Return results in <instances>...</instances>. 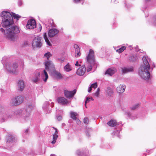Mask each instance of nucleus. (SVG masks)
Wrapping results in <instances>:
<instances>
[{
  "label": "nucleus",
  "mask_w": 156,
  "mask_h": 156,
  "mask_svg": "<svg viewBox=\"0 0 156 156\" xmlns=\"http://www.w3.org/2000/svg\"><path fill=\"white\" fill-rule=\"evenodd\" d=\"M2 21L1 24L3 27H7L5 31L1 28L0 30L4 34L5 37L8 40L14 41L15 39L16 34L19 33L20 31L18 27L12 25L14 22L12 14L9 12L4 11L1 13Z\"/></svg>",
  "instance_id": "f257e3e1"
},
{
  "label": "nucleus",
  "mask_w": 156,
  "mask_h": 156,
  "mask_svg": "<svg viewBox=\"0 0 156 156\" xmlns=\"http://www.w3.org/2000/svg\"><path fill=\"white\" fill-rule=\"evenodd\" d=\"M142 60L143 64L140 67L138 74L142 79L147 80L150 77V73L149 70L150 69V66L145 56L143 57Z\"/></svg>",
  "instance_id": "f03ea898"
},
{
  "label": "nucleus",
  "mask_w": 156,
  "mask_h": 156,
  "mask_svg": "<svg viewBox=\"0 0 156 156\" xmlns=\"http://www.w3.org/2000/svg\"><path fill=\"white\" fill-rule=\"evenodd\" d=\"M94 53V51L92 49H90L89 54L86 57L87 63L89 64L87 68V72H89L91 70L92 65L94 64L95 60Z\"/></svg>",
  "instance_id": "7ed1b4c3"
},
{
  "label": "nucleus",
  "mask_w": 156,
  "mask_h": 156,
  "mask_svg": "<svg viewBox=\"0 0 156 156\" xmlns=\"http://www.w3.org/2000/svg\"><path fill=\"white\" fill-rule=\"evenodd\" d=\"M5 65L6 69L9 73L16 74V70L18 66L17 63L14 62L12 65H10L9 63H6Z\"/></svg>",
  "instance_id": "20e7f679"
},
{
  "label": "nucleus",
  "mask_w": 156,
  "mask_h": 156,
  "mask_svg": "<svg viewBox=\"0 0 156 156\" xmlns=\"http://www.w3.org/2000/svg\"><path fill=\"white\" fill-rule=\"evenodd\" d=\"M42 37L39 36H37L34 38L32 43V46L34 48H40L42 46L41 41Z\"/></svg>",
  "instance_id": "39448f33"
},
{
  "label": "nucleus",
  "mask_w": 156,
  "mask_h": 156,
  "mask_svg": "<svg viewBox=\"0 0 156 156\" xmlns=\"http://www.w3.org/2000/svg\"><path fill=\"white\" fill-rule=\"evenodd\" d=\"M23 101V98L22 96H18L12 99L11 104L13 106H17L21 103Z\"/></svg>",
  "instance_id": "423d86ee"
},
{
  "label": "nucleus",
  "mask_w": 156,
  "mask_h": 156,
  "mask_svg": "<svg viewBox=\"0 0 156 156\" xmlns=\"http://www.w3.org/2000/svg\"><path fill=\"white\" fill-rule=\"evenodd\" d=\"M44 65L45 66V69L48 72L55 69L54 66L52 62L50 61H47L45 62Z\"/></svg>",
  "instance_id": "0eeeda50"
},
{
  "label": "nucleus",
  "mask_w": 156,
  "mask_h": 156,
  "mask_svg": "<svg viewBox=\"0 0 156 156\" xmlns=\"http://www.w3.org/2000/svg\"><path fill=\"white\" fill-rule=\"evenodd\" d=\"M36 23L35 20L30 19L28 21L26 27L27 29H32L36 27Z\"/></svg>",
  "instance_id": "6e6552de"
},
{
  "label": "nucleus",
  "mask_w": 156,
  "mask_h": 156,
  "mask_svg": "<svg viewBox=\"0 0 156 156\" xmlns=\"http://www.w3.org/2000/svg\"><path fill=\"white\" fill-rule=\"evenodd\" d=\"M76 90H74L72 91H69L67 90H65L64 91V94L65 96L68 98H70L73 97L74 95L76 92Z\"/></svg>",
  "instance_id": "1a4fd4ad"
},
{
  "label": "nucleus",
  "mask_w": 156,
  "mask_h": 156,
  "mask_svg": "<svg viewBox=\"0 0 156 156\" xmlns=\"http://www.w3.org/2000/svg\"><path fill=\"white\" fill-rule=\"evenodd\" d=\"M86 71V68L85 65H83L78 68L76 71V74L79 76L83 75Z\"/></svg>",
  "instance_id": "9d476101"
},
{
  "label": "nucleus",
  "mask_w": 156,
  "mask_h": 156,
  "mask_svg": "<svg viewBox=\"0 0 156 156\" xmlns=\"http://www.w3.org/2000/svg\"><path fill=\"white\" fill-rule=\"evenodd\" d=\"M59 32V31L58 30L53 28L49 30L48 34L49 37H51L55 36Z\"/></svg>",
  "instance_id": "9b49d317"
},
{
  "label": "nucleus",
  "mask_w": 156,
  "mask_h": 156,
  "mask_svg": "<svg viewBox=\"0 0 156 156\" xmlns=\"http://www.w3.org/2000/svg\"><path fill=\"white\" fill-rule=\"evenodd\" d=\"M57 100L58 103L63 105H66L68 103V100L63 97H58Z\"/></svg>",
  "instance_id": "f8f14e48"
},
{
  "label": "nucleus",
  "mask_w": 156,
  "mask_h": 156,
  "mask_svg": "<svg viewBox=\"0 0 156 156\" xmlns=\"http://www.w3.org/2000/svg\"><path fill=\"white\" fill-rule=\"evenodd\" d=\"M17 87L18 90L22 91L25 87L24 82L22 80H19L17 83Z\"/></svg>",
  "instance_id": "ddd939ff"
},
{
  "label": "nucleus",
  "mask_w": 156,
  "mask_h": 156,
  "mask_svg": "<svg viewBox=\"0 0 156 156\" xmlns=\"http://www.w3.org/2000/svg\"><path fill=\"white\" fill-rule=\"evenodd\" d=\"M126 87L125 85L120 84L117 87V91L119 93H122L124 92Z\"/></svg>",
  "instance_id": "4468645a"
},
{
  "label": "nucleus",
  "mask_w": 156,
  "mask_h": 156,
  "mask_svg": "<svg viewBox=\"0 0 156 156\" xmlns=\"http://www.w3.org/2000/svg\"><path fill=\"white\" fill-rule=\"evenodd\" d=\"M115 68H112L108 69L105 72V74H108L110 76H112L116 72Z\"/></svg>",
  "instance_id": "2eb2a0df"
},
{
  "label": "nucleus",
  "mask_w": 156,
  "mask_h": 156,
  "mask_svg": "<svg viewBox=\"0 0 156 156\" xmlns=\"http://www.w3.org/2000/svg\"><path fill=\"white\" fill-rule=\"evenodd\" d=\"M53 70L52 75L55 78L58 79H60L62 78V76L59 72L54 70Z\"/></svg>",
  "instance_id": "dca6fc26"
},
{
  "label": "nucleus",
  "mask_w": 156,
  "mask_h": 156,
  "mask_svg": "<svg viewBox=\"0 0 156 156\" xmlns=\"http://www.w3.org/2000/svg\"><path fill=\"white\" fill-rule=\"evenodd\" d=\"M74 47L75 49V53H76L75 55V57H77L80 56L81 55L79 47L77 45L75 44L74 45Z\"/></svg>",
  "instance_id": "f3484780"
},
{
  "label": "nucleus",
  "mask_w": 156,
  "mask_h": 156,
  "mask_svg": "<svg viewBox=\"0 0 156 156\" xmlns=\"http://www.w3.org/2000/svg\"><path fill=\"white\" fill-rule=\"evenodd\" d=\"M122 71L123 73H126L128 72H133V69L132 67L130 68L123 67L122 68Z\"/></svg>",
  "instance_id": "a211bd4d"
},
{
  "label": "nucleus",
  "mask_w": 156,
  "mask_h": 156,
  "mask_svg": "<svg viewBox=\"0 0 156 156\" xmlns=\"http://www.w3.org/2000/svg\"><path fill=\"white\" fill-rule=\"evenodd\" d=\"M42 76L44 81H46L48 78V76L47 72L45 70H44V72L42 74Z\"/></svg>",
  "instance_id": "6ab92c4d"
},
{
  "label": "nucleus",
  "mask_w": 156,
  "mask_h": 156,
  "mask_svg": "<svg viewBox=\"0 0 156 156\" xmlns=\"http://www.w3.org/2000/svg\"><path fill=\"white\" fill-rule=\"evenodd\" d=\"M107 124L110 126L113 127L117 124V122L115 120L112 119L107 123Z\"/></svg>",
  "instance_id": "aec40b11"
},
{
  "label": "nucleus",
  "mask_w": 156,
  "mask_h": 156,
  "mask_svg": "<svg viewBox=\"0 0 156 156\" xmlns=\"http://www.w3.org/2000/svg\"><path fill=\"white\" fill-rule=\"evenodd\" d=\"M70 117L74 120H76V119L77 117L76 116L78 114L76 112H75L72 111H71L70 112Z\"/></svg>",
  "instance_id": "412c9836"
},
{
  "label": "nucleus",
  "mask_w": 156,
  "mask_h": 156,
  "mask_svg": "<svg viewBox=\"0 0 156 156\" xmlns=\"http://www.w3.org/2000/svg\"><path fill=\"white\" fill-rule=\"evenodd\" d=\"M44 38L45 39V41L47 43V44L49 45V46H51V44L50 42H49L47 35V34L46 33H45L44 34Z\"/></svg>",
  "instance_id": "4be33fe9"
},
{
  "label": "nucleus",
  "mask_w": 156,
  "mask_h": 156,
  "mask_svg": "<svg viewBox=\"0 0 156 156\" xmlns=\"http://www.w3.org/2000/svg\"><path fill=\"white\" fill-rule=\"evenodd\" d=\"M31 106L30 107L29 106L28 108L27 109V111H26L25 114H26L25 115V119L26 120V119H28V118H29V115L30 113L29 112L30 111V108H31Z\"/></svg>",
  "instance_id": "5701e85b"
},
{
  "label": "nucleus",
  "mask_w": 156,
  "mask_h": 156,
  "mask_svg": "<svg viewBox=\"0 0 156 156\" xmlns=\"http://www.w3.org/2000/svg\"><path fill=\"white\" fill-rule=\"evenodd\" d=\"M98 84L97 83H95L93 84H92L88 88V92H90L92 88H94V89L96 88L97 87Z\"/></svg>",
  "instance_id": "b1692460"
},
{
  "label": "nucleus",
  "mask_w": 156,
  "mask_h": 156,
  "mask_svg": "<svg viewBox=\"0 0 156 156\" xmlns=\"http://www.w3.org/2000/svg\"><path fill=\"white\" fill-rule=\"evenodd\" d=\"M53 128L55 130V133L53 134V140H56L58 136V135L57 134L58 133V130L57 129L54 127H53Z\"/></svg>",
  "instance_id": "393cba45"
},
{
  "label": "nucleus",
  "mask_w": 156,
  "mask_h": 156,
  "mask_svg": "<svg viewBox=\"0 0 156 156\" xmlns=\"http://www.w3.org/2000/svg\"><path fill=\"white\" fill-rule=\"evenodd\" d=\"M64 70L66 72H69L72 70V69L69 65V64H67L64 67Z\"/></svg>",
  "instance_id": "a878e982"
},
{
  "label": "nucleus",
  "mask_w": 156,
  "mask_h": 156,
  "mask_svg": "<svg viewBox=\"0 0 156 156\" xmlns=\"http://www.w3.org/2000/svg\"><path fill=\"white\" fill-rule=\"evenodd\" d=\"M11 116L9 114H7L6 115H4L3 117L1 119L0 122H3L5 121V120L9 117H10Z\"/></svg>",
  "instance_id": "bb28decb"
},
{
  "label": "nucleus",
  "mask_w": 156,
  "mask_h": 156,
  "mask_svg": "<svg viewBox=\"0 0 156 156\" xmlns=\"http://www.w3.org/2000/svg\"><path fill=\"white\" fill-rule=\"evenodd\" d=\"M40 73H37V75L36 76V77L32 79V81L35 83H36L39 80V77L40 76Z\"/></svg>",
  "instance_id": "cd10ccee"
},
{
  "label": "nucleus",
  "mask_w": 156,
  "mask_h": 156,
  "mask_svg": "<svg viewBox=\"0 0 156 156\" xmlns=\"http://www.w3.org/2000/svg\"><path fill=\"white\" fill-rule=\"evenodd\" d=\"M129 60L131 62L135 61L136 60V57L134 55H132L129 57Z\"/></svg>",
  "instance_id": "c85d7f7f"
},
{
  "label": "nucleus",
  "mask_w": 156,
  "mask_h": 156,
  "mask_svg": "<svg viewBox=\"0 0 156 156\" xmlns=\"http://www.w3.org/2000/svg\"><path fill=\"white\" fill-rule=\"evenodd\" d=\"M106 92L109 96H111L113 93V92L112 89L110 87H108L107 89Z\"/></svg>",
  "instance_id": "c756f323"
},
{
  "label": "nucleus",
  "mask_w": 156,
  "mask_h": 156,
  "mask_svg": "<svg viewBox=\"0 0 156 156\" xmlns=\"http://www.w3.org/2000/svg\"><path fill=\"white\" fill-rule=\"evenodd\" d=\"M12 15L13 18H14L15 19H16L17 20H18L21 17L19 15L16 14L14 13H12Z\"/></svg>",
  "instance_id": "7c9ffc66"
},
{
  "label": "nucleus",
  "mask_w": 156,
  "mask_h": 156,
  "mask_svg": "<svg viewBox=\"0 0 156 156\" xmlns=\"http://www.w3.org/2000/svg\"><path fill=\"white\" fill-rule=\"evenodd\" d=\"M139 105H140L139 104V103L133 105L130 108L131 109H132L133 110H135L136 109L138 108V107H139Z\"/></svg>",
  "instance_id": "2f4dec72"
},
{
  "label": "nucleus",
  "mask_w": 156,
  "mask_h": 156,
  "mask_svg": "<svg viewBox=\"0 0 156 156\" xmlns=\"http://www.w3.org/2000/svg\"><path fill=\"white\" fill-rule=\"evenodd\" d=\"M126 49V47L124 46H122L121 48L116 50V51L119 53H121Z\"/></svg>",
  "instance_id": "473e14b6"
},
{
  "label": "nucleus",
  "mask_w": 156,
  "mask_h": 156,
  "mask_svg": "<svg viewBox=\"0 0 156 156\" xmlns=\"http://www.w3.org/2000/svg\"><path fill=\"white\" fill-rule=\"evenodd\" d=\"M52 56V55L49 52H48L44 55V56H45L47 59H48L50 57Z\"/></svg>",
  "instance_id": "72a5a7b5"
},
{
  "label": "nucleus",
  "mask_w": 156,
  "mask_h": 156,
  "mask_svg": "<svg viewBox=\"0 0 156 156\" xmlns=\"http://www.w3.org/2000/svg\"><path fill=\"white\" fill-rule=\"evenodd\" d=\"M91 100H93L94 99L92 98H89L87 97L86 98V100L85 101V105L86 106V104L87 103H88Z\"/></svg>",
  "instance_id": "f704fd0d"
},
{
  "label": "nucleus",
  "mask_w": 156,
  "mask_h": 156,
  "mask_svg": "<svg viewBox=\"0 0 156 156\" xmlns=\"http://www.w3.org/2000/svg\"><path fill=\"white\" fill-rule=\"evenodd\" d=\"M13 142V138L11 136L9 139L7 140V143L8 144L9 143H12Z\"/></svg>",
  "instance_id": "c9c22d12"
},
{
  "label": "nucleus",
  "mask_w": 156,
  "mask_h": 156,
  "mask_svg": "<svg viewBox=\"0 0 156 156\" xmlns=\"http://www.w3.org/2000/svg\"><path fill=\"white\" fill-rule=\"evenodd\" d=\"M48 106V102H45L44 104L43 108L44 109H46L47 107Z\"/></svg>",
  "instance_id": "e433bc0d"
},
{
  "label": "nucleus",
  "mask_w": 156,
  "mask_h": 156,
  "mask_svg": "<svg viewBox=\"0 0 156 156\" xmlns=\"http://www.w3.org/2000/svg\"><path fill=\"white\" fill-rule=\"evenodd\" d=\"M84 123L86 124H87L89 122V120L87 118L85 117L84 118L83 120Z\"/></svg>",
  "instance_id": "4c0bfd02"
},
{
  "label": "nucleus",
  "mask_w": 156,
  "mask_h": 156,
  "mask_svg": "<svg viewBox=\"0 0 156 156\" xmlns=\"http://www.w3.org/2000/svg\"><path fill=\"white\" fill-rule=\"evenodd\" d=\"M100 91V89L99 88H98L97 90V91L94 94V95L95 96L98 97V95L99 94V92Z\"/></svg>",
  "instance_id": "58836bf2"
},
{
  "label": "nucleus",
  "mask_w": 156,
  "mask_h": 156,
  "mask_svg": "<svg viewBox=\"0 0 156 156\" xmlns=\"http://www.w3.org/2000/svg\"><path fill=\"white\" fill-rule=\"evenodd\" d=\"M6 57L5 56L4 57L2 58V63L4 65L5 64V61L6 59Z\"/></svg>",
  "instance_id": "ea45409f"
},
{
  "label": "nucleus",
  "mask_w": 156,
  "mask_h": 156,
  "mask_svg": "<svg viewBox=\"0 0 156 156\" xmlns=\"http://www.w3.org/2000/svg\"><path fill=\"white\" fill-rule=\"evenodd\" d=\"M119 131L118 130H116L114 131L113 133V134L115 135H117L118 137H119Z\"/></svg>",
  "instance_id": "a19ab883"
},
{
  "label": "nucleus",
  "mask_w": 156,
  "mask_h": 156,
  "mask_svg": "<svg viewBox=\"0 0 156 156\" xmlns=\"http://www.w3.org/2000/svg\"><path fill=\"white\" fill-rule=\"evenodd\" d=\"M74 1L75 3H77L79 2H82V4H83L84 0H74Z\"/></svg>",
  "instance_id": "79ce46f5"
},
{
  "label": "nucleus",
  "mask_w": 156,
  "mask_h": 156,
  "mask_svg": "<svg viewBox=\"0 0 156 156\" xmlns=\"http://www.w3.org/2000/svg\"><path fill=\"white\" fill-rule=\"evenodd\" d=\"M18 4L19 5L21 6L22 4V1L21 0H19L18 2Z\"/></svg>",
  "instance_id": "37998d69"
},
{
  "label": "nucleus",
  "mask_w": 156,
  "mask_h": 156,
  "mask_svg": "<svg viewBox=\"0 0 156 156\" xmlns=\"http://www.w3.org/2000/svg\"><path fill=\"white\" fill-rule=\"evenodd\" d=\"M57 119L58 121H60L62 120V117L60 116H58L57 117Z\"/></svg>",
  "instance_id": "c03bdc74"
},
{
  "label": "nucleus",
  "mask_w": 156,
  "mask_h": 156,
  "mask_svg": "<svg viewBox=\"0 0 156 156\" xmlns=\"http://www.w3.org/2000/svg\"><path fill=\"white\" fill-rule=\"evenodd\" d=\"M76 154L78 155H80V154L81 152L80 150H77L76 151Z\"/></svg>",
  "instance_id": "a18cd8bd"
},
{
  "label": "nucleus",
  "mask_w": 156,
  "mask_h": 156,
  "mask_svg": "<svg viewBox=\"0 0 156 156\" xmlns=\"http://www.w3.org/2000/svg\"><path fill=\"white\" fill-rule=\"evenodd\" d=\"M76 122L77 124H79L81 123V121L79 119H76Z\"/></svg>",
  "instance_id": "49530a36"
},
{
  "label": "nucleus",
  "mask_w": 156,
  "mask_h": 156,
  "mask_svg": "<svg viewBox=\"0 0 156 156\" xmlns=\"http://www.w3.org/2000/svg\"><path fill=\"white\" fill-rule=\"evenodd\" d=\"M75 66H80V64H79L78 61H76V63L75 64Z\"/></svg>",
  "instance_id": "de8ad7c7"
},
{
  "label": "nucleus",
  "mask_w": 156,
  "mask_h": 156,
  "mask_svg": "<svg viewBox=\"0 0 156 156\" xmlns=\"http://www.w3.org/2000/svg\"><path fill=\"white\" fill-rule=\"evenodd\" d=\"M154 24L155 26H156V16L154 20Z\"/></svg>",
  "instance_id": "09e8293b"
},
{
  "label": "nucleus",
  "mask_w": 156,
  "mask_h": 156,
  "mask_svg": "<svg viewBox=\"0 0 156 156\" xmlns=\"http://www.w3.org/2000/svg\"><path fill=\"white\" fill-rule=\"evenodd\" d=\"M29 131V129H26L25 131V134H27L28 133Z\"/></svg>",
  "instance_id": "8fccbe9b"
},
{
  "label": "nucleus",
  "mask_w": 156,
  "mask_h": 156,
  "mask_svg": "<svg viewBox=\"0 0 156 156\" xmlns=\"http://www.w3.org/2000/svg\"><path fill=\"white\" fill-rule=\"evenodd\" d=\"M56 140H53L51 142V143L53 144H55V142H56Z\"/></svg>",
  "instance_id": "3c124183"
},
{
  "label": "nucleus",
  "mask_w": 156,
  "mask_h": 156,
  "mask_svg": "<svg viewBox=\"0 0 156 156\" xmlns=\"http://www.w3.org/2000/svg\"><path fill=\"white\" fill-rule=\"evenodd\" d=\"M54 106V103L53 102L51 103V107L52 108Z\"/></svg>",
  "instance_id": "603ef678"
},
{
  "label": "nucleus",
  "mask_w": 156,
  "mask_h": 156,
  "mask_svg": "<svg viewBox=\"0 0 156 156\" xmlns=\"http://www.w3.org/2000/svg\"><path fill=\"white\" fill-rule=\"evenodd\" d=\"M127 114L129 117L131 115L130 114L129 112H127Z\"/></svg>",
  "instance_id": "864d4df0"
},
{
  "label": "nucleus",
  "mask_w": 156,
  "mask_h": 156,
  "mask_svg": "<svg viewBox=\"0 0 156 156\" xmlns=\"http://www.w3.org/2000/svg\"><path fill=\"white\" fill-rule=\"evenodd\" d=\"M50 156H56V155L54 154H51Z\"/></svg>",
  "instance_id": "5fc2aeb1"
},
{
  "label": "nucleus",
  "mask_w": 156,
  "mask_h": 156,
  "mask_svg": "<svg viewBox=\"0 0 156 156\" xmlns=\"http://www.w3.org/2000/svg\"><path fill=\"white\" fill-rule=\"evenodd\" d=\"M39 28L40 29V31H41L42 29V27L40 25V27H39Z\"/></svg>",
  "instance_id": "6e6d98bb"
},
{
  "label": "nucleus",
  "mask_w": 156,
  "mask_h": 156,
  "mask_svg": "<svg viewBox=\"0 0 156 156\" xmlns=\"http://www.w3.org/2000/svg\"><path fill=\"white\" fill-rule=\"evenodd\" d=\"M87 135L88 137H89L90 136V135L87 133Z\"/></svg>",
  "instance_id": "4d7b16f0"
},
{
  "label": "nucleus",
  "mask_w": 156,
  "mask_h": 156,
  "mask_svg": "<svg viewBox=\"0 0 156 156\" xmlns=\"http://www.w3.org/2000/svg\"><path fill=\"white\" fill-rule=\"evenodd\" d=\"M115 1V0H111V2H114Z\"/></svg>",
  "instance_id": "13d9d810"
},
{
  "label": "nucleus",
  "mask_w": 156,
  "mask_h": 156,
  "mask_svg": "<svg viewBox=\"0 0 156 156\" xmlns=\"http://www.w3.org/2000/svg\"><path fill=\"white\" fill-rule=\"evenodd\" d=\"M150 0H145V1H150Z\"/></svg>",
  "instance_id": "bf43d9fd"
}]
</instances>
